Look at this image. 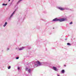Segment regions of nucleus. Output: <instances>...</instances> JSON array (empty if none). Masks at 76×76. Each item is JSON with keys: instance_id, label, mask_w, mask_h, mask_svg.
<instances>
[{"instance_id": "obj_1", "label": "nucleus", "mask_w": 76, "mask_h": 76, "mask_svg": "<svg viewBox=\"0 0 76 76\" xmlns=\"http://www.w3.org/2000/svg\"><path fill=\"white\" fill-rule=\"evenodd\" d=\"M65 19L64 18H61V19H58L57 18H56L52 20V21L56 22L57 21H59V22H63L65 20Z\"/></svg>"}, {"instance_id": "obj_2", "label": "nucleus", "mask_w": 76, "mask_h": 76, "mask_svg": "<svg viewBox=\"0 0 76 76\" xmlns=\"http://www.w3.org/2000/svg\"><path fill=\"white\" fill-rule=\"evenodd\" d=\"M57 9H59L60 10L63 11V10H71V9H69L68 8H62L61 7H57Z\"/></svg>"}, {"instance_id": "obj_3", "label": "nucleus", "mask_w": 76, "mask_h": 76, "mask_svg": "<svg viewBox=\"0 0 76 76\" xmlns=\"http://www.w3.org/2000/svg\"><path fill=\"white\" fill-rule=\"evenodd\" d=\"M41 63H40V62L39 61H37L34 64V66H36V67H38V66H41Z\"/></svg>"}, {"instance_id": "obj_4", "label": "nucleus", "mask_w": 76, "mask_h": 76, "mask_svg": "<svg viewBox=\"0 0 76 76\" xmlns=\"http://www.w3.org/2000/svg\"><path fill=\"white\" fill-rule=\"evenodd\" d=\"M15 12H16V10H15L11 15L10 16L9 18V20H11V19L12 18V17L13 16V15L15 13Z\"/></svg>"}, {"instance_id": "obj_5", "label": "nucleus", "mask_w": 76, "mask_h": 76, "mask_svg": "<svg viewBox=\"0 0 76 76\" xmlns=\"http://www.w3.org/2000/svg\"><path fill=\"white\" fill-rule=\"evenodd\" d=\"M26 71H27L28 73L31 74V69H28V68H26Z\"/></svg>"}, {"instance_id": "obj_6", "label": "nucleus", "mask_w": 76, "mask_h": 76, "mask_svg": "<svg viewBox=\"0 0 76 76\" xmlns=\"http://www.w3.org/2000/svg\"><path fill=\"white\" fill-rule=\"evenodd\" d=\"M53 69H54V70H55V71H57V70H58V69H57V68L54 66L53 67Z\"/></svg>"}, {"instance_id": "obj_7", "label": "nucleus", "mask_w": 76, "mask_h": 76, "mask_svg": "<svg viewBox=\"0 0 76 76\" xmlns=\"http://www.w3.org/2000/svg\"><path fill=\"white\" fill-rule=\"evenodd\" d=\"M7 25V22H5L4 24L3 25L4 27H5Z\"/></svg>"}, {"instance_id": "obj_8", "label": "nucleus", "mask_w": 76, "mask_h": 76, "mask_svg": "<svg viewBox=\"0 0 76 76\" xmlns=\"http://www.w3.org/2000/svg\"><path fill=\"white\" fill-rule=\"evenodd\" d=\"M24 47H23L22 48H21L19 49V50H23L24 49Z\"/></svg>"}, {"instance_id": "obj_9", "label": "nucleus", "mask_w": 76, "mask_h": 76, "mask_svg": "<svg viewBox=\"0 0 76 76\" xmlns=\"http://www.w3.org/2000/svg\"><path fill=\"white\" fill-rule=\"evenodd\" d=\"M64 72H65V71H64V70L63 69L61 71L62 73H64Z\"/></svg>"}, {"instance_id": "obj_10", "label": "nucleus", "mask_w": 76, "mask_h": 76, "mask_svg": "<svg viewBox=\"0 0 76 76\" xmlns=\"http://www.w3.org/2000/svg\"><path fill=\"white\" fill-rule=\"evenodd\" d=\"M7 4H2V5L3 6H7Z\"/></svg>"}, {"instance_id": "obj_11", "label": "nucleus", "mask_w": 76, "mask_h": 76, "mask_svg": "<svg viewBox=\"0 0 76 76\" xmlns=\"http://www.w3.org/2000/svg\"><path fill=\"white\" fill-rule=\"evenodd\" d=\"M67 45H68L70 46V45H71V44H70V43H67Z\"/></svg>"}, {"instance_id": "obj_12", "label": "nucleus", "mask_w": 76, "mask_h": 76, "mask_svg": "<svg viewBox=\"0 0 76 76\" xmlns=\"http://www.w3.org/2000/svg\"><path fill=\"white\" fill-rule=\"evenodd\" d=\"M10 68H11V66H9V67H8V69H10Z\"/></svg>"}, {"instance_id": "obj_13", "label": "nucleus", "mask_w": 76, "mask_h": 76, "mask_svg": "<svg viewBox=\"0 0 76 76\" xmlns=\"http://www.w3.org/2000/svg\"><path fill=\"white\" fill-rule=\"evenodd\" d=\"M72 23H73V22H71L69 23V24L70 25H72Z\"/></svg>"}, {"instance_id": "obj_14", "label": "nucleus", "mask_w": 76, "mask_h": 76, "mask_svg": "<svg viewBox=\"0 0 76 76\" xmlns=\"http://www.w3.org/2000/svg\"><path fill=\"white\" fill-rule=\"evenodd\" d=\"M19 57H16V59H19Z\"/></svg>"}, {"instance_id": "obj_15", "label": "nucleus", "mask_w": 76, "mask_h": 76, "mask_svg": "<svg viewBox=\"0 0 76 76\" xmlns=\"http://www.w3.org/2000/svg\"><path fill=\"white\" fill-rule=\"evenodd\" d=\"M44 64H48V63L47 62H45L44 63Z\"/></svg>"}, {"instance_id": "obj_16", "label": "nucleus", "mask_w": 76, "mask_h": 76, "mask_svg": "<svg viewBox=\"0 0 76 76\" xmlns=\"http://www.w3.org/2000/svg\"><path fill=\"white\" fill-rule=\"evenodd\" d=\"M18 70H20V67H18Z\"/></svg>"}, {"instance_id": "obj_17", "label": "nucleus", "mask_w": 76, "mask_h": 76, "mask_svg": "<svg viewBox=\"0 0 76 76\" xmlns=\"http://www.w3.org/2000/svg\"><path fill=\"white\" fill-rule=\"evenodd\" d=\"M9 50V48H7V50Z\"/></svg>"}, {"instance_id": "obj_18", "label": "nucleus", "mask_w": 76, "mask_h": 76, "mask_svg": "<svg viewBox=\"0 0 76 76\" xmlns=\"http://www.w3.org/2000/svg\"><path fill=\"white\" fill-rule=\"evenodd\" d=\"M57 76H60V75L58 74H57Z\"/></svg>"}, {"instance_id": "obj_19", "label": "nucleus", "mask_w": 76, "mask_h": 76, "mask_svg": "<svg viewBox=\"0 0 76 76\" xmlns=\"http://www.w3.org/2000/svg\"><path fill=\"white\" fill-rule=\"evenodd\" d=\"M64 67H66V65H64Z\"/></svg>"}, {"instance_id": "obj_20", "label": "nucleus", "mask_w": 76, "mask_h": 76, "mask_svg": "<svg viewBox=\"0 0 76 76\" xmlns=\"http://www.w3.org/2000/svg\"><path fill=\"white\" fill-rule=\"evenodd\" d=\"M43 20V21H45V20Z\"/></svg>"}, {"instance_id": "obj_21", "label": "nucleus", "mask_w": 76, "mask_h": 76, "mask_svg": "<svg viewBox=\"0 0 76 76\" xmlns=\"http://www.w3.org/2000/svg\"><path fill=\"white\" fill-rule=\"evenodd\" d=\"M10 1V0H8V1Z\"/></svg>"}, {"instance_id": "obj_22", "label": "nucleus", "mask_w": 76, "mask_h": 76, "mask_svg": "<svg viewBox=\"0 0 76 76\" xmlns=\"http://www.w3.org/2000/svg\"><path fill=\"white\" fill-rule=\"evenodd\" d=\"M65 40H67V39H65Z\"/></svg>"}]
</instances>
